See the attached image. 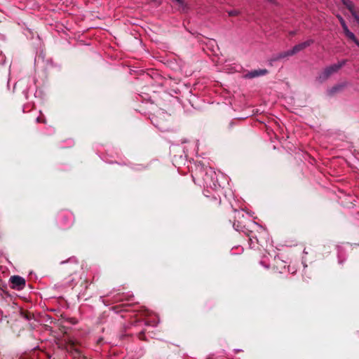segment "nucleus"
<instances>
[{"instance_id": "f257e3e1", "label": "nucleus", "mask_w": 359, "mask_h": 359, "mask_svg": "<svg viewBox=\"0 0 359 359\" xmlns=\"http://www.w3.org/2000/svg\"><path fill=\"white\" fill-rule=\"evenodd\" d=\"M10 280L13 289L22 290L25 286V280L19 276H11Z\"/></svg>"}, {"instance_id": "f03ea898", "label": "nucleus", "mask_w": 359, "mask_h": 359, "mask_svg": "<svg viewBox=\"0 0 359 359\" xmlns=\"http://www.w3.org/2000/svg\"><path fill=\"white\" fill-rule=\"evenodd\" d=\"M341 67V65H333L327 67L320 74V79H325L328 78L331 74L337 72Z\"/></svg>"}, {"instance_id": "7ed1b4c3", "label": "nucleus", "mask_w": 359, "mask_h": 359, "mask_svg": "<svg viewBox=\"0 0 359 359\" xmlns=\"http://www.w3.org/2000/svg\"><path fill=\"white\" fill-rule=\"evenodd\" d=\"M346 36L353 41L359 47V41L355 37V34L351 32L348 27L343 29Z\"/></svg>"}, {"instance_id": "20e7f679", "label": "nucleus", "mask_w": 359, "mask_h": 359, "mask_svg": "<svg viewBox=\"0 0 359 359\" xmlns=\"http://www.w3.org/2000/svg\"><path fill=\"white\" fill-rule=\"evenodd\" d=\"M343 4L348 9L353 15V13H355L356 11L355 10V6L351 0H341Z\"/></svg>"}, {"instance_id": "39448f33", "label": "nucleus", "mask_w": 359, "mask_h": 359, "mask_svg": "<svg viewBox=\"0 0 359 359\" xmlns=\"http://www.w3.org/2000/svg\"><path fill=\"white\" fill-rule=\"evenodd\" d=\"M267 73L266 69L255 70L248 73V76L250 78H255L257 76L264 75Z\"/></svg>"}, {"instance_id": "423d86ee", "label": "nucleus", "mask_w": 359, "mask_h": 359, "mask_svg": "<svg viewBox=\"0 0 359 359\" xmlns=\"http://www.w3.org/2000/svg\"><path fill=\"white\" fill-rule=\"evenodd\" d=\"M302 50H303V48H302L301 43L297 44L295 46H294L292 50L287 52V55H294Z\"/></svg>"}, {"instance_id": "0eeeda50", "label": "nucleus", "mask_w": 359, "mask_h": 359, "mask_svg": "<svg viewBox=\"0 0 359 359\" xmlns=\"http://www.w3.org/2000/svg\"><path fill=\"white\" fill-rule=\"evenodd\" d=\"M313 43V40L312 39H309L303 43H301V45L303 48V49L306 48V47L309 46L310 45H311L312 43Z\"/></svg>"}, {"instance_id": "6e6552de", "label": "nucleus", "mask_w": 359, "mask_h": 359, "mask_svg": "<svg viewBox=\"0 0 359 359\" xmlns=\"http://www.w3.org/2000/svg\"><path fill=\"white\" fill-rule=\"evenodd\" d=\"M313 43V40L312 39H309L303 43H301V45L303 48V49L306 48V47L309 46L310 45H311L312 43Z\"/></svg>"}, {"instance_id": "1a4fd4ad", "label": "nucleus", "mask_w": 359, "mask_h": 359, "mask_svg": "<svg viewBox=\"0 0 359 359\" xmlns=\"http://www.w3.org/2000/svg\"><path fill=\"white\" fill-rule=\"evenodd\" d=\"M337 18L339 19L343 29L346 28V27H348L346 24V22H345V20L343 19V18L341 15H337Z\"/></svg>"}, {"instance_id": "9d476101", "label": "nucleus", "mask_w": 359, "mask_h": 359, "mask_svg": "<svg viewBox=\"0 0 359 359\" xmlns=\"http://www.w3.org/2000/svg\"><path fill=\"white\" fill-rule=\"evenodd\" d=\"M229 16H236L240 14L239 11L238 10H231L228 12Z\"/></svg>"}, {"instance_id": "9b49d317", "label": "nucleus", "mask_w": 359, "mask_h": 359, "mask_svg": "<svg viewBox=\"0 0 359 359\" xmlns=\"http://www.w3.org/2000/svg\"><path fill=\"white\" fill-rule=\"evenodd\" d=\"M352 16L354 18L355 20L359 24V15L357 14V13H353Z\"/></svg>"}, {"instance_id": "f8f14e48", "label": "nucleus", "mask_w": 359, "mask_h": 359, "mask_svg": "<svg viewBox=\"0 0 359 359\" xmlns=\"http://www.w3.org/2000/svg\"><path fill=\"white\" fill-rule=\"evenodd\" d=\"M172 1L176 2L180 6H182L183 4V1L182 0H172Z\"/></svg>"}, {"instance_id": "ddd939ff", "label": "nucleus", "mask_w": 359, "mask_h": 359, "mask_svg": "<svg viewBox=\"0 0 359 359\" xmlns=\"http://www.w3.org/2000/svg\"><path fill=\"white\" fill-rule=\"evenodd\" d=\"M284 56H287V53L284 55ZM283 57V55H280V57Z\"/></svg>"}]
</instances>
